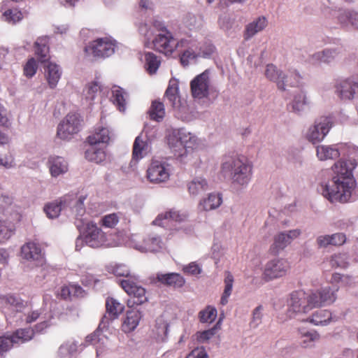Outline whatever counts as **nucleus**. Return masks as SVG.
Instances as JSON below:
<instances>
[{"label": "nucleus", "mask_w": 358, "mask_h": 358, "mask_svg": "<svg viewBox=\"0 0 358 358\" xmlns=\"http://www.w3.org/2000/svg\"><path fill=\"white\" fill-rule=\"evenodd\" d=\"M187 185L189 194L192 196H196L208 189V181L203 177L193 178Z\"/></svg>", "instance_id": "nucleus-41"}, {"label": "nucleus", "mask_w": 358, "mask_h": 358, "mask_svg": "<svg viewBox=\"0 0 358 358\" xmlns=\"http://www.w3.org/2000/svg\"><path fill=\"white\" fill-rule=\"evenodd\" d=\"M300 343L303 348H312L320 339V335L313 330L308 331L303 328L299 329Z\"/></svg>", "instance_id": "nucleus-43"}, {"label": "nucleus", "mask_w": 358, "mask_h": 358, "mask_svg": "<svg viewBox=\"0 0 358 358\" xmlns=\"http://www.w3.org/2000/svg\"><path fill=\"white\" fill-rule=\"evenodd\" d=\"M155 331L158 341H165L169 332L168 323L162 317L157 318L156 320Z\"/></svg>", "instance_id": "nucleus-58"}, {"label": "nucleus", "mask_w": 358, "mask_h": 358, "mask_svg": "<svg viewBox=\"0 0 358 358\" xmlns=\"http://www.w3.org/2000/svg\"><path fill=\"white\" fill-rule=\"evenodd\" d=\"M23 17L21 11L16 8L8 9L2 15V20L10 24H15Z\"/></svg>", "instance_id": "nucleus-59"}, {"label": "nucleus", "mask_w": 358, "mask_h": 358, "mask_svg": "<svg viewBox=\"0 0 358 358\" xmlns=\"http://www.w3.org/2000/svg\"><path fill=\"white\" fill-rule=\"evenodd\" d=\"M289 268V262L284 259H274L266 263L264 271V278L271 280L286 275Z\"/></svg>", "instance_id": "nucleus-19"}, {"label": "nucleus", "mask_w": 358, "mask_h": 358, "mask_svg": "<svg viewBox=\"0 0 358 358\" xmlns=\"http://www.w3.org/2000/svg\"><path fill=\"white\" fill-rule=\"evenodd\" d=\"M268 24L267 19L264 16H259L245 25L243 31V38L249 41L258 33L262 31Z\"/></svg>", "instance_id": "nucleus-28"}, {"label": "nucleus", "mask_w": 358, "mask_h": 358, "mask_svg": "<svg viewBox=\"0 0 358 358\" xmlns=\"http://www.w3.org/2000/svg\"><path fill=\"white\" fill-rule=\"evenodd\" d=\"M105 148L106 146L103 145H89V148L85 150V158L96 164L101 163L106 158Z\"/></svg>", "instance_id": "nucleus-36"}, {"label": "nucleus", "mask_w": 358, "mask_h": 358, "mask_svg": "<svg viewBox=\"0 0 358 358\" xmlns=\"http://www.w3.org/2000/svg\"><path fill=\"white\" fill-rule=\"evenodd\" d=\"M70 203L71 196L65 195L59 199L45 204L43 211L49 219H55L59 217L62 210L67 208Z\"/></svg>", "instance_id": "nucleus-24"}, {"label": "nucleus", "mask_w": 358, "mask_h": 358, "mask_svg": "<svg viewBox=\"0 0 358 358\" xmlns=\"http://www.w3.org/2000/svg\"><path fill=\"white\" fill-rule=\"evenodd\" d=\"M111 138V134L107 127H99L87 138L89 145L106 146Z\"/></svg>", "instance_id": "nucleus-33"}, {"label": "nucleus", "mask_w": 358, "mask_h": 358, "mask_svg": "<svg viewBox=\"0 0 358 358\" xmlns=\"http://www.w3.org/2000/svg\"><path fill=\"white\" fill-rule=\"evenodd\" d=\"M62 69L59 65L53 62H48L44 65V75L48 86L51 89L57 87L62 76Z\"/></svg>", "instance_id": "nucleus-31"}, {"label": "nucleus", "mask_w": 358, "mask_h": 358, "mask_svg": "<svg viewBox=\"0 0 358 358\" xmlns=\"http://www.w3.org/2000/svg\"><path fill=\"white\" fill-rule=\"evenodd\" d=\"M333 124L332 118L329 116H321L315 119L306 131V139L312 144L322 142L329 134Z\"/></svg>", "instance_id": "nucleus-6"}, {"label": "nucleus", "mask_w": 358, "mask_h": 358, "mask_svg": "<svg viewBox=\"0 0 358 358\" xmlns=\"http://www.w3.org/2000/svg\"><path fill=\"white\" fill-rule=\"evenodd\" d=\"M356 167L354 160H339L331 167L333 176L327 183H322L319 191L331 202H348L356 186L352 171Z\"/></svg>", "instance_id": "nucleus-1"}, {"label": "nucleus", "mask_w": 358, "mask_h": 358, "mask_svg": "<svg viewBox=\"0 0 358 358\" xmlns=\"http://www.w3.org/2000/svg\"><path fill=\"white\" fill-rule=\"evenodd\" d=\"M170 177L169 165L164 161L152 160L147 170L148 180L155 184L166 182Z\"/></svg>", "instance_id": "nucleus-15"}, {"label": "nucleus", "mask_w": 358, "mask_h": 358, "mask_svg": "<svg viewBox=\"0 0 358 358\" xmlns=\"http://www.w3.org/2000/svg\"><path fill=\"white\" fill-rule=\"evenodd\" d=\"M263 310L264 308L261 305L254 309L252 313V319L250 322V326L252 328H257L262 323Z\"/></svg>", "instance_id": "nucleus-64"}, {"label": "nucleus", "mask_w": 358, "mask_h": 358, "mask_svg": "<svg viewBox=\"0 0 358 358\" xmlns=\"http://www.w3.org/2000/svg\"><path fill=\"white\" fill-rule=\"evenodd\" d=\"M183 37L176 38L173 34L165 27H159V33L155 36L152 44L154 48L166 56H171L179 48L184 45Z\"/></svg>", "instance_id": "nucleus-4"}, {"label": "nucleus", "mask_w": 358, "mask_h": 358, "mask_svg": "<svg viewBox=\"0 0 358 358\" xmlns=\"http://www.w3.org/2000/svg\"><path fill=\"white\" fill-rule=\"evenodd\" d=\"M222 202L220 194H209L207 198H204L199 202L200 209L206 211L212 210L218 208Z\"/></svg>", "instance_id": "nucleus-45"}, {"label": "nucleus", "mask_w": 358, "mask_h": 358, "mask_svg": "<svg viewBox=\"0 0 358 358\" xmlns=\"http://www.w3.org/2000/svg\"><path fill=\"white\" fill-rule=\"evenodd\" d=\"M107 313L112 318H115L124 310V306L113 298H108L106 302Z\"/></svg>", "instance_id": "nucleus-56"}, {"label": "nucleus", "mask_w": 358, "mask_h": 358, "mask_svg": "<svg viewBox=\"0 0 358 358\" xmlns=\"http://www.w3.org/2000/svg\"><path fill=\"white\" fill-rule=\"evenodd\" d=\"M129 245L141 252H159L164 248L162 238L155 234L143 237L140 234H131L129 241Z\"/></svg>", "instance_id": "nucleus-5"}, {"label": "nucleus", "mask_w": 358, "mask_h": 358, "mask_svg": "<svg viewBox=\"0 0 358 358\" xmlns=\"http://www.w3.org/2000/svg\"><path fill=\"white\" fill-rule=\"evenodd\" d=\"M21 255L24 259L34 262L36 264L43 262L44 254L39 244L35 242H27L21 247Z\"/></svg>", "instance_id": "nucleus-23"}, {"label": "nucleus", "mask_w": 358, "mask_h": 358, "mask_svg": "<svg viewBox=\"0 0 358 358\" xmlns=\"http://www.w3.org/2000/svg\"><path fill=\"white\" fill-rule=\"evenodd\" d=\"M338 21L343 25L348 23L358 29V13L353 10H341L338 17Z\"/></svg>", "instance_id": "nucleus-49"}, {"label": "nucleus", "mask_w": 358, "mask_h": 358, "mask_svg": "<svg viewBox=\"0 0 358 358\" xmlns=\"http://www.w3.org/2000/svg\"><path fill=\"white\" fill-rule=\"evenodd\" d=\"M101 86L96 81L87 84L83 90V96L87 101L91 104L100 92Z\"/></svg>", "instance_id": "nucleus-54"}, {"label": "nucleus", "mask_w": 358, "mask_h": 358, "mask_svg": "<svg viewBox=\"0 0 358 358\" xmlns=\"http://www.w3.org/2000/svg\"><path fill=\"white\" fill-rule=\"evenodd\" d=\"M71 196V203L67 206L71 209L72 213L76 219V225L77 228H80L85 220V208L84 201L85 196H80L77 197L74 195H69Z\"/></svg>", "instance_id": "nucleus-25"}, {"label": "nucleus", "mask_w": 358, "mask_h": 358, "mask_svg": "<svg viewBox=\"0 0 358 358\" xmlns=\"http://www.w3.org/2000/svg\"><path fill=\"white\" fill-rule=\"evenodd\" d=\"M183 40L185 41L184 45L180 46L179 48H184L180 54V61L183 66H188L190 64H196L199 58V54L196 50V40L191 36H184Z\"/></svg>", "instance_id": "nucleus-20"}, {"label": "nucleus", "mask_w": 358, "mask_h": 358, "mask_svg": "<svg viewBox=\"0 0 358 358\" xmlns=\"http://www.w3.org/2000/svg\"><path fill=\"white\" fill-rule=\"evenodd\" d=\"M182 149V152L184 154V159L187 157L189 150H194L199 148L201 141L193 134L183 129Z\"/></svg>", "instance_id": "nucleus-35"}, {"label": "nucleus", "mask_w": 358, "mask_h": 358, "mask_svg": "<svg viewBox=\"0 0 358 358\" xmlns=\"http://www.w3.org/2000/svg\"><path fill=\"white\" fill-rule=\"evenodd\" d=\"M38 69V64L36 60L31 57L28 59V61L26 62V64L24 66L23 71L24 75L27 78H32L36 73Z\"/></svg>", "instance_id": "nucleus-63"}, {"label": "nucleus", "mask_w": 358, "mask_h": 358, "mask_svg": "<svg viewBox=\"0 0 358 358\" xmlns=\"http://www.w3.org/2000/svg\"><path fill=\"white\" fill-rule=\"evenodd\" d=\"M192 96L201 99L207 98L213 91L210 80V71L207 69L196 76L190 83Z\"/></svg>", "instance_id": "nucleus-10"}, {"label": "nucleus", "mask_w": 358, "mask_h": 358, "mask_svg": "<svg viewBox=\"0 0 358 358\" xmlns=\"http://www.w3.org/2000/svg\"><path fill=\"white\" fill-rule=\"evenodd\" d=\"M33 336V330L22 329L17 330L15 334L10 336H0V355L6 352L15 345H19L31 340Z\"/></svg>", "instance_id": "nucleus-17"}, {"label": "nucleus", "mask_w": 358, "mask_h": 358, "mask_svg": "<svg viewBox=\"0 0 358 358\" xmlns=\"http://www.w3.org/2000/svg\"><path fill=\"white\" fill-rule=\"evenodd\" d=\"M338 144L319 145L316 147V156L320 161L334 160L340 157Z\"/></svg>", "instance_id": "nucleus-30"}, {"label": "nucleus", "mask_w": 358, "mask_h": 358, "mask_svg": "<svg viewBox=\"0 0 358 358\" xmlns=\"http://www.w3.org/2000/svg\"><path fill=\"white\" fill-rule=\"evenodd\" d=\"M115 43L108 38H98L85 48V52L89 57L95 59L106 58L115 52Z\"/></svg>", "instance_id": "nucleus-12"}, {"label": "nucleus", "mask_w": 358, "mask_h": 358, "mask_svg": "<svg viewBox=\"0 0 358 358\" xmlns=\"http://www.w3.org/2000/svg\"><path fill=\"white\" fill-rule=\"evenodd\" d=\"M144 59L146 71L150 75L155 73L160 66V59L153 52H147L144 54Z\"/></svg>", "instance_id": "nucleus-48"}, {"label": "nucleus", "mask_w": 358, "mask_h": 358, "mask_svg": "<svg viewBox=\"0 0 358 358\" xmlns=\"http://www.w3.org/2000/svg\"><path fill=\"white\" fill-rule=\"evenodd\" d=\"M182 23L189 30L197 29L201 25L200 19L192 13H188L184 16Z\"/></svg>", "instance_id": "nucleus-60"}, {"label": "nucleus", "mask_w": 358, "mask_h": 358, "mask_svg": "<svg viewBox=\"0 0 358 358\" xmlns=\"http://www.w3.org/2000/svg\"><path fill=\"white\" fill-rule=\"evenodd\" d=\"M150 119L157 122L161 121L165 115V109L163 103L155 101L152 103L149 110Z\"/></svg>", "instance_id": "nucleus-53"}, {"label": "nucleus", "mask_w": 358, "mask_h": 358, "mask_svg": "<svg viewBox=\"0 0 358 358\" xmlns=\"http://www.w3.org/2000/svg\"><path fill=\"white\" fill-rule=\"evenodd\" d=\"M141 317V313L138 310L132 309L127 311L122 325V331L125 333L134 331L138 325Z\"/></svg>", "instance_id": "nucleus-37"}, {"label": "nucleus", "mask_w": 358, "mask_h": 358, "mask_svg": "<svg viewBox=\"0 0 358 358\" xmlns=\"http://www.w3.org/2000/svg\"><path fill=\"white\" fill-rule=\"evenodd\" d=\"M165 96L171 106L177 110L178 118L184 121H189L192 117L186 113L187 107L186 104H182L178 96V83L176 80H171L168 88L166 90Z\"/></svg>", "instance_id": "nucleus-13"}, {"label": "nucleus", "mask_w": 358, "mask_h": 358, "mask_svg": "<svg viewBox=\"0 0 358 358\" xmlns=\"http://www.w3.org/2000/svg\"><path fill=\"white\" fill-rule=\"evenodd\" d=\"M48 38L46 36L38 38L34 43L35 54L38 57L41 63L45 62L48 59Z\"/></svg>", "instance_id": "nucleus-47"}, {"label": "nucleus", "mask_w": 358, "mask_h": 358, "mask_svg": "<svg viewBox=\"0 0 358 358\" xmlns=\"http://www.w3.org/2000/svg\"><path fill=\"white\" fill-rule=\"evenodd\" d=\"M337 291V288L331 289L329 287H326L307 292V303H308L310 310L313 308L333 303L336 299V292Z\"/></svg>", "instance_id": "nucleus-11"}, {"label": "nucleus", "mask_w": 358, "mask_h": 358, "mask_svg": "<svg viewBox=\"0 0 358 358\" xmlns=\"http://www.w3.org/2000/svg\"><path fill=\"white\" fill-rule=\"evenodd\" d=\"M331 320V313L327 310H318L306 319L314 325H327Z\"/></svg>", "instance_id": "nucleus-46"}, {"label": "nucleus", "mask_w": 358, "mask_h": 358, "mask_svg": "<svg viewBox=\"0 0 358 358\" xmlns=\"http://www.w3.org/2000/svg\"><path fill=\"white\" fill-rule=\"evenodd\" d=\"M265 76L270 80L275 82L278 89L281 90H285L287 86L298 84L301 78L299 73L296 71L285 75L273 64L266 66Z\"/></svg>", "instance_id": "nucleus-7"}, {"label": "nucleus", "mask_w": 358, "mask_h": 358, "mask_svg": "<svg viewBox=\"0 0 358 358\" xmlns=\"http://www.w3.org/2000/svg\"><path fill=\"white\" fill-rule=\"evenodd\" d=\"M338 55L339 50L337 48H326L310 55L308 60L313 65H319L322 63L330 64L335 60Z\"/></svg>", "instance_id": "nucleus-26"}, {"label": "nucleus", "mask_w": 358, "mask_h": 358, "mask_svg": "<svg viewBox=\"0 0 358 358\" xmlns=\"http://www.w3.org/2000/svg\"><path fill=\"white\" fill-rule=\"evenodd\" d=\"M157 280L167 286H171L176 288L182 287L185 282L184 278L178 273H158L156 277Z\"/></svg>", "instance_id": "nucleus-34"}, {"label": "nucleus", "mask_w": 358, "mask_h": 358, "mask_svg": "<svg viewBox=\"0 0 358 358\" xmlns=\"http://www.w3.org/2000/svg\"><path fill=\"white\" fill-rule=\"evenodd\" d=\"M183 129H172L168 130L166 134L167 144L169 148L174 153L175 156L180 158L182 161L184 160V154L182 152Z\"/></svg>", "instance_id": "nucleus-22"}, {"label": "nucleus", "mask_w": 358, "mask_h": 358, "mask_svg": "<svg viewBox=\"0 0 358 358\" xmlns=\"http://www.w3.org/2000/svg\"><path fill=\"white\" fill-rule=\"evenodd\" d=\"M195 49L199 54V58H208L213 54L215 48L210 43H199L196 41V48Z\"/></svg>", "instance_id": "nucleus-61"}, {"label": "nucleus", "mask_w": 358, "mask_h": 358, "mask_svg": "<svg viewBox=\"0 0 358 358\" xmlns=\"http://www.w3.org/2000/svg\"><path fill=\"white\" fill-rule=\"evenodd\" d=\"M1 302L4 303L8 309L15 311H20L23 308L22 300L17 296L14 294H7L0 298Z\"/></svg>", "instance_id": "nucleus-50"}, {"label": "nucleus", "mask_w": 358, "mask_h": 358, "mask_svg": "<svg viewBox=\"0 0 358 358\" xmlns=\"http://www.w3.org/2000/svg\"><path fill=\"white\" fill-rule=\"evenodd\" d=\"M346 241V236L343 233H336L331 235H321L317 238L316 242L320 248H327L329 245L340 246Z\"/></svg>", "instance_id": "nucleus-32"}, {"label": "nucleus", "mask_w": 358, "mask_h": 358, "mask_svg": "<svg viewBox=\"0 0 358 358\" xmlns=\"http://www.w3.org/2000/svg\"><path fill=\"white\" fill-rule=\"evenodd\" d=\"M335 93L342 100H352L358 97V78L351 76L336 80Z\"/></svg>", "instance_id": "nucleus-14"}, {"label": "nucleus", "mask_w": 358, "mask_h": 358, "mask_svg": "<svg viewBox=\"0 0 358 358\" xmlns=\"http://www.w3.org/2000/svg\"><path fill=\"white\" fill-rule=\"evenodd\" d=\"M290 106L292 111L297 114H301L308 110L311 106V101L306 92L298 91L295 92L290 103Z\"/></svg>", "instance_id": "nucleus-27"}, {"label": "nucleus", "mask_w": 358, "mask_h": 358, "mask_svg": "<svg viewBox=\"0 0 358 358\" xmlns=\"http://www.w3.org/2000/svg\"><path fill=\"white\" fill-rule=\"evenodd\" d=\"M48 167L51 176L57 178L68 171L69 164L63 157L54 155L48 157Z\"/></svg>", "instance_id": "nucleus-29"}, {"label": "nucleus", "mask_w": 358, "mask_h": 358, "mask_svg": "<svg viewBox=\"0 0 358 358\" xmlns=\"http://www.w3.org/2000/svg\"><path fill=\"white\" fill-rule=\"evenodd\" d=\"M85 244L92 248L117 247L123 242L120 231L107 233L94 222H88L85 229Z\"/></svg>", "instance_id": "nucleus-3"}, {"label": "nucleus", "mask_w": 358, "mask_h": 358, "mask_svg": "<svg viewBox=\"0 0 358 358\" xmlns=\"http://www.w3.org/2000/svg\"><path fill=\"white\" fill-rule=\"evenodd\" d=\"M108 341V338L101 334L99 330L95 331L90 335H88L85 338V343L87 345H94L96 346V355L99 356L103 352L106 347V342Z\"/></svg>", "instance_id": "nucleus-38"}, {"label": "nucleus", "mask_w": 358, "mask_h": 358, "mask_svg": "<svg viewBox=\"0 0 358 358\" xmlns=\"http://www.w3.org/2000/svg\"><path fill=\"white\" fill-rule=\"evenodd\" d=\"M188 218V214L185 211L171 210L162 213L152 221L154 225L163 227H168L173 222L181 223L185 222Z\"/></svg>", "instance_id": "nucleus-21"}, {"label": "nucleus", "mask_w": 358, "mask_h": 358, "mask_svg": "<svg viewBox=\"0 0 358 358\" xmlns=\"http://www.w3.org/2000/svg\"><path fill=\"white\" fill-rule=\"evenodd\" d=\"M80 345L73 339L64 342L58 349V355L62 358H71L79 350Z\"/></svg>", "instance_id": "nucleus-42"}, {"label": "nucleus", "mask_w": 358, "mask_h": 358, "mask_svg": "<svg viewBox=\"0 0 358 358\" xmlns=\"http://www.w3.org/2000/svg\"><path fill=\"white\" fill-rule=\"evenodd\" d=\"M222 171L230 174L234 183L243 187L251 180L252 166L244 157H227L222 164Z\"/></svg>", "instance_id": "nucleus-2"}, {"label": "nucleus", "mask_w": 358, "mask_h": 358, "mask_svg": "<svg viewBox=\"0 0 358 358\" xmlns=\"http://www.w3.org/2000/svg\"><path fill=\"white\" fill-rule=\"evenodd\" d=\"M310 310L307 303V294L303 290H298L290 294L287 300V315L289 318L300 317Z\"/></svg>", "instance_id": "nucleus-8"}, {"label": "nucleus", "mask_w": 358, "mask_h": 358, "mask_svg": "<svg viewBox=\"0 0 358 358\" xmlns=\"http://www.w3.org/2000/svg\"><path fill=\"white\" fill-rule=\"evenodd\" d=\"M217 316V310L211 306H208L200 312V321L204 323H211Z\"/></svg>", "instance_id": "nucleus-62"}, {"label": "nucleus", "mask_w": 358, "mask_h": 358, "mask_svg": "<svg viewBox=\"0 0 358 358\" xmlns=\"http://www.w3.org/2000/svg\"><path fill=\"white\" fill-rule=\"evenodd\" d=\"M15 231V225L13 220L0 215V242L8 240Z\"/></svg>", "instance_id": "nucleus-40"}, {"label": "nucleus", "mask_w": 358, "mask_h": 358, "mask_svg": "<svg viewBox=\"0 0 358 358\" xmlns=\"http://www.w3.org/2000/svg\"><path fill=\"white\" fill-rule=\"evenodd\" d=\"M120 285L122 289L132 297L128 300L129 306L141 305L147 301L145 289L131 278L122 280Z\"/></svg>", "instance_id": "nucleus-18"}, {"label": "nucleus", "mask_w": 358, "mask_h": 358, "mask_svg": "<svg viewBox=\"0 0 358 358\" xmlns=\"http://www.w3.org/2000/svg\"><path fill=\"white\" fill-rule=\"evenodd\" d=\"M329 263L331 267L345 268L349 265V257L346 253H337L332 255Z\"/></svg>", "instance_id": "nucleus-57"}, {"label": "nucleus", "mask_w": 358, "mask_h": 358, "mask_svg": "<svg viewBox=\"0 0 358 358\" xmlns=\"http://www.w3.org/2000/svg\"><path fill=\"white\" fill-rule=\"evenodd\" d=\"M152 132L144 129L135 139L133 145V157L136 160L143 159L152 150Z\"/></svg>", "instance_id": "nucleus-16"}, {"label": "nucleus", "mask_w": 358, "mask_h": 358, "mask_svg": "<svg viewBox=\"0 0 358 358\" xmlns=\"http://www.w3.org/2000/svg\"><path fill=\"white\" fill-rule=\"evenodd\" d=\"M112 101L120 112L126 110L127 93L121 87L114 86L112 89Z\"/></svg>", "instance_id": "nucleus-44"}, {"label": "nucleus", "mask_w": 358, "mask_h": 358, "mask_svg": "<svg viewBox=\"0 0 358 358\" xmlns=\"http://www.w3.org/2000/svg\"><path fill=\"white\" fill-rule=\"evenodd\" d=\"M120 215L118 213H109L102 216L99 224L103 228L114 229L120 222Z\"/></svg>", "instance_id": "nucleus-55"}, {"label": "nucleus", "mask_w": 358, "mask_h": 358, "mask_svg": "<svg viewBox=\"0 0 358 358\" xmlns=\"http://www.w3.org/2000/svg\"><path fill=\"white\" fill-rule=\"evenodd\" d=\"M290 243H291L287 238L285 232L282 231L275 236L271 250L272 252L277 254L280 251L284 250Z\"/></svg>", "instance_id": "nucleus-51"}, {"label": "nucleus", "mask_w": 358, "mask_h": 358, "mask_svg": "<svg viewBox=\"0 0 358 358\" xmlns=\"http://www.w3.org/2000/svg\"><path fill=\"white\" fill-rule=\"evenodd\" d=\"M82 119L78 113H69L57 127V135L62 140L69 141L81 129Z\"/></svg>", "instance_id": "nucleus-9"}, {"label": "nucleus", "mask_w": 358, "mask_h": 358, "mask_svg": "<svg viewBox=\"0 0 358 358\" xmlns=\"http://www.w3.org/2000/svg\"><path fill=\"white\" fill-rule=\"evenodd\" d=\"M233 283L234 277L232 274L230 272L227 271L225 273L224 278V289L220 299V303L222 306H224L228 303V299L232 292Z\"/></svg>", "instance_id": "nucleus-52"}, {"label": "nucleus", "mask_w": 358, "mask_h": 358, "mask_svg": "<svg viewBox=\"0 0 358 358\" xmlns=\"http://www.w3.org/2000/svg\"><path fill=\"white\" fill-rule=\"evenodd\" d=\"M52 318V314L50 311H48L45 308H40L38 310H32L29 313L26 317V322L27 323H31L35 322L37 319L41 320L39 324L41 327V329L48 327V321Z\"/></svg>", "instance_id": "nucleus-39"}]
</instances>
